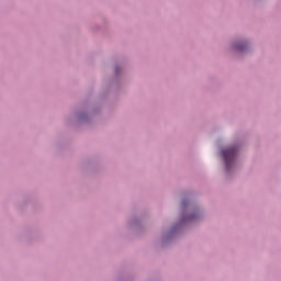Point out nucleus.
I'll use <instances>...</instances> for the list:
<instances>
[{
    "label": "nucleus",
    "mask_w": 281,
    "mask_h": 281,
    "mask_svg": "<svg viewBox=\"0 0 281 281\" xmlns=\"http://www.w3.org/2000/svg\"><path fill=\"white\" fill-rule=\"evenodd\" d=\"M237 155V149L235 147H228L222 150V156L225 161L226 170L232 168Z\"/></svg>",
    "instance_id": "f257e3e1"
},
{
    "label": "nucleus",
    "mask_w": 281,
    "mask_h": 281,
    "mask_svg": "<svg viewBox=\"0 0 281 281\" xmlns=\"http://www.w3.org/2000/svg\"><path fill=\"white\" fill-rule=\"evenodd\" d=\"M182 207H186V201H182Z\"/></svg>",
    "instance_id": "f03ea898"
},
{
    "label": "nucleus",
    "mask_w": 281,
    "mask_h": 281,
    "mask_svg": "<svg viewBox=\"0 0 281 281\" xmlns=\"http://www.w3.org/2000/svg\"><path fill=\"white\" fill-rule=\"evenodd\" d=\"M238 49H243V47H238Z\"/></svg>",
    "instance_id": "7ed1b4c3"
},
{
    "label": "nucleus",
    "mask_w": 281,
    "mask_h": 281,
    "mask_svg": "<svg viewBox=\"0 0 281 281\" xmlns=\"http://www.w3.org/2000/svg\"><path fill=\"white\" fill-rule=\"evenodd\" d=\"M190 218V221H192V217H189Z\"/></svg>",
    "instance_id": "20e7f679"
}]
</instances>
